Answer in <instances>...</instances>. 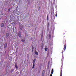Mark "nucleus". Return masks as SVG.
<instances>
[{"instance_id": "nucleus-1", "label": "nucleus", "mask_w": 76, "mask_h": 76, "mask_svg": "<svg viewBox=\"0 0 76 76\" xmlns=\"http://www.w3.org/2000/svg\"><path fill=\"white\" fill-rule=\"evenodd\" d=\"M7 43H6L5 44L4 48H6L7 47Z\"/></svg>"}, {"instance_id": "nucleus-2", "label": "nucleus", "mask_w": 76, "mask_h": 76, "mask_svg": "<svg viewBox=\"0 0 76 76\" xmlns=\"http://www.w3.org/2000/svg\"><path fill=\"white\" fill-rule=\"evenodd\" d=\"M45 73V71L44 70L42 72V76H44V74Z\"/></svg>"}, {"instance_id": "nucleus-3", "label": "nucleus", "mask_w": 76, "mask_h": 76, "mask_svg": "<svg viewBox=\"0 0 76 76\" xmlns=\"http://www.w3.org/2000/svg\"><path fill=\"white\" fill-rule=\"evenodd\" d=\"M66 44H65L64 45V51H65L66 50Z\"/></svg>"}, {"instance_id": "nucleus-4", "label": "nucleus", "mask_w": 76, "mask_h": 76, "mask_svg": "<svg viewBox=\"0 0 76 76\" xmlns=\"http://www.w3.org/2000/svg\"><path fill=\"white\" fill-rule=\"evenodd\" d=\"M15 66L17 69H18V65H17V64H15Z\"/></svg>"}, {"instance_id": "nucleus-5", "label": "nucleus", "mask_w": 76, "mask_h": 76, "mask_svg": "<svg viewBox=\"0 0 76 76\" xmlns=\"http://www.w3.org/2000/svg\"><path fill=\"white\" fill-rule=\"evenodd\" d=\"M36 61V59H34L33 60V64H35V61Z\"/></svg>"}, {"instance_id": "nucleus-6", "label": "nucleus", "mask_w": 76, "mask_h": 76, "mask_svg": "<svg viewBox=\"0 0 76 76\" xmlns=\"http://www.w3.org/2000/svg\"><path fill=\"white\" fill-rule=\"evenodd\" d=\"M6 37L7 38L9 37V33H6Z\"/></svg>"}, {"instance_id": "nucleus-7", "label": "nucleus", "mask_w": 76, "mask_h": 76, "mask_svg": "<svg viewBox=\"0 0 76 76\" xmlns=\"http://www.w3.org/2000/svg\"><path fill=\"white\" fill-rule=\"evenodd\" d=\"M54 72V69H52L51 73V74H53V73Z\"/></svg>"}, {"instance_id": "nucleus-8", "label": "nucleus", "mask_w": 76, "mask_h": 76, "mask_svg": "<svg viewBox=\"0 0 76 76\" xmlns=\"http://www.w3.org/2000/svg\"><path fill=\"white\" fill-rule=\"evenodd\" d=\"M18 36L19 37H21V34H20V33H19Z\"/></svg>"}, {"instance_id": "nucleus-9", "label": "nucleus", "mask_w": 76, "mask_h": 76, "mask_svg": "<svg viewBox=\"0 0 76 76\" xmlns=\"http://www.w3.org/2000/svg\"><path fill=\"white\" fill-rule=\"evenodd\" d=\"M48 50V48H45V51H47Z\"/></svg>"}, {"instance_id": "nucleus-10", "label": "nucleus", "mask_w": 76, "mask_h": 76, "mask_svg": "<svg viewBox=\"0 0 76 76\" xmlns=\"http://www.w3.org/2000/svg\"><path fill=\"white\" fill-rule=\"evenodd\" d=\"M62 70H61V75H60V76H62Z\"/></svg>"}, {"instance_id": "nucleus-11", "label": "nucleus", "mask_w": 76, "mask_h": 76, "mask_svg": "<svg viewBox=\"0 0 76 76\" xmlns=\"http://www.w3.org/2000/svg\"><path fill=\"white\" fill-rule=\"evenodd\" d=\"M1 27H3L4 26V24H1Z\"/></svg>"}, {"instance_id": "nucleus-12", "label": "nucleus", "mask_w": 76, "mask_h": 76, "mask_svg": "<svg viewBox=\"0 0 76 76\" xmlns=\"http://www.w3.org/2000/svg\"><path fill=\"white\" fill-rule=\"evenodd\" d=\"M48 17H49V15H48L47 16V20H48Z\"/></svg>"}, {"instance_id": "nucleus-13", "label": "nucleus", "mask_w": 76, "mask_h": 76, "mask_svg": "<svg viewBox=\"0 0 76 76\" xmlns=\"http://www.w3.org/2000/svg\"><path fill=\"white\" fill-rule=\"evenodd\" d=\"M35 54H36V55H38V53L37 52H35Z\"/></svg>"}, {"instance_id": "nucleus-14", "label": "nucleus", "mask_w": 76, "mask_h": 76, "mask_svg": "<svg viewBox=\"0 0 76 76\" xmlns=\"http://www.w3.org/2000/svg\"><path fill=\"white\" fill-rule=\"evenodd\" d=\"M21 41L22 42H24V41H25V40H24V39H22Z\"/></svg>"}, {"instance_id": "nucleus-15", "label": "nucleus", "mask_w": 76, "mask_h": 76, "mask_svg": "<svg viewBox=\"0 0 76 76\" xmlns=\"http://www.w3.org/2000/svg\"><path fill=\"white\" fill-rule=\"evenodd\" d=\"M34 66H35V64H33L32 69H34Z\"/></svg>"}, {"instance_id": "nucleus-16", "label": "nucleus", "mask_w": 76, "mask_h": 76, "mask_svg": "<svg viewBox=\"0 0 76 76\" xmlns=\"http://www.w3.org/2000/svg\"><path fill=\"white\" fill-rule=\"evenodd\" d=\"M56 17H57V14H56Z\"/></svg>"}, {"instance_id": "nucleus-17", "label": "nucleus", "mask_w": 76, "mask_h": 76, "mask_svg": "<svg viewBox=\"0 0 76 76\" xmlns=\"http://www.w3.org/2000/svg\"><path fill=\"white\" fill-rule=\"evenodd\" d=\"M42 37H43L41 35V38H42Z\"/></svg>"}, {"instance_id": "nucleus-18", "label": "nucleus", "mask_w": 76, "mask_h": 76, "mask_svg": "<svg viewBox=\"0 0 76 76\" xmlns=\"http://www.w3.org/2000/svg\"><path fill=\"white\" fill-rule=\"evenodd\" d=\"M8 11H9V12H10V9H9Z\"/></svg>"}, {"instance_id": "nucleus-19", "label": "nucleus", "mask_w": 76, "mask_h": 76, "mask_svg": "<svg viewBox=\"0 0 76 76\" xmlns=\"http://www.w3.org/2000/svg\"><path fill=\"white\" fill-rule=\"evenodd\" d=\"M50 76H52V74H51V75H50Z\"/></svg>"}, {"instance_id": "nucleus-20", "label": "nucleus", "mask_w": 76, "mask_h": 76, "mask_svg": "<svg viewBox=\"0 0 76 76\" xmlns=\"http://www.w3.org/2000/svg\"><path fill=\"white\" fill-rule=\"evenodd\" d=\"M39 9H40V7H39Z\"/></svg>"}, {"instance_id": "nucleus-21", "label": "nucleus", "mask_w": 76, "mask_h": 76, "mask_svg": "<svg viewBox=\"0 0 76 76\" xmlns=\"http://www.w3.org/2000/svg\"><path fill=\"white\" fill-rule=\"evenodd\" d=\"M12 70H13V71L14 70H13V69H12Z\"/></svg>"}]
</instances>
